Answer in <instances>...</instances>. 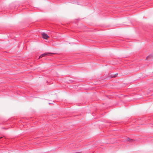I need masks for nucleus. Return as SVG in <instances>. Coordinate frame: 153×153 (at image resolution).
<instances>
[{"mask_svg": "<svg viewBox=\"0 0 153 153\" xmlns=\"http://www.w3.org/2000/svg\"><path fill=\"white\" fill-rule=\"evenodd\" d=\"M42 38L44 39H47L49 38V36L44 33H42Z\"/></svg>", "mask_w": 153, "mask_h": 153, "instance_id": "nucleus-2", "label": "nucleus"}, {"mask_svg": "<svg viewBox=\"0 0 153 153\" xmlns=\"http://www.w3.org/2000/svg\"><path fill=\"white\" fill-rule=\"evenodd\" d=\"M115 77V76H114H114H112V77Z\"/></svg>", "mask_w": 153, "mask_h": 153, "instance_id": "nucleus-5", "label": "nucleus"}, {"mask_svg": "<svg viewBox=\"0 0 153 153\" xmlns=\"http://www.w3.org/2000/svg\"><path fill=\"white\" fill-rule=\"evenodd\" d=\"M126 140L127 141H130V140H131L129 138H127Z\"/></svg>", "mask_w": 153, "mask_h": 153, "instance_id": "nucleus-4", "label": "nucleus"}, {"mask_svg": "<svg viewBox=\"0 0 153 153\" xmlns=\"http://www.w3.org/2000/svg\"><path fill=\"white\" fill-rule=\"evenodd\" d=\"M55 54L54 53H45L44 54H43L41 55L39 57V59H40L43 57L46 56H51L52 54Z\"/></svg>", "mask_w": 153, "mask_h": 153, "instance_id": "nucleus-1", "label": "nucleus"}, {"mask_svg": "<svg viewBox=\"0 0 153 153\" xmlns=\"http://www.w3.org/2000/svg\"><path fill=\"white\" fill-rule=\"evenodd\" d=\"M2 138V137H0V138Z\"/></svg>", "mask_w": 153, "mask_h": 153, "instance_id": "nucleus-6", "label": "nucleus"}, {"mask_svg": "<svg viewBox=\"0 0 153 153\" xmlns=\"http://www.w3.org/2000/svg\"><path fill=\"white\" fill-rule=\"evenodd\" d=\"M153 57V56L152 55H150L147 56L146 58V59L147 60H149L152 58Z\"/></svg>", "mask_w": 153, "mask_h": 153, "instance_id": "nucleus-3", "label": "nucleus"}]
</instances>
